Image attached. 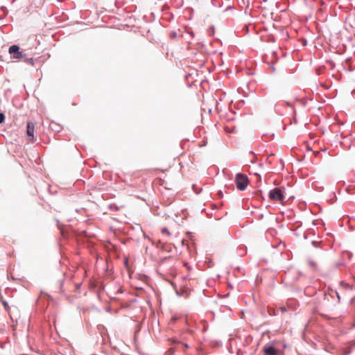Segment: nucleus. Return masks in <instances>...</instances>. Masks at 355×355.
I'll return each mask as SVG.
<instances>
[{
    "label": "nucleus",
    "instance_id": "nucleus-4",
    "mask_svg": "<svg viewBox=\"0 0 355 355\" xmlns=\"http://www.w3.org/2000/svg\"><path fill=\"white\" fill-rule=\"evenodd\" d=\"M35 125L32 122H28L26 127V134L29 137L28 140L30 142L33 143L35 141L34 136Z\"/></svg>",
    "mask_w": 355,
    "mask_h": 355
},
{
    "label": "nucleus",
    "instance_id": "nucleus-2",
    "mask_svg": "<svg viewBox=\"0 0 355 355\" xmlns=\"http://www.w3.org/2000/svg\"><path fill=\"white\" fill-rule=\"evenodd\" d=\"M234 181L236 188L240 191L245 190L250 182L248 177L243 173H237Z\"/></svg>",
    "mask_w": 355,
    "mask_h": 355
},
{
    "label": "nucleus",
    "instance_id": "nucleus-6",
    "mask_svg": "<svg viewBox=\"0 0 355 355\" xmlns=\"http://www.w3.org/2000/svg\"><path fill=\"white\" fill-rule=\"evenodd\" d=\"M5 120V116L3 113H0V123H2Z\"/></svg>",
    "mask_w": 355,
    "mask_h": 355
},
{
    "label": "nucleus",
    "instance_id": "nucleus-1",
    "mask_svg": "<svg viewBox=\"0 0 355 355\" xmlns=\"http://www.w3.org/2000/svg\"><path fill=\"white\" fill-rule=\"evenodd\" d=\"M284 191V188H274L269 192V199L274 202H279L282 205H284V200L285 199Z\"/></svg>",
    "mask_w": 355,
    "mask_h": 355
},
{
    "label": "nucleus",
    "instance_id": "nucleus-9",
    "mask_svg": "<svg viewBox=\"0 0 355 355\" xmlns=\"http://www.w3.org/2000/svg\"><path fill=\"white\" fill-rule=\"evenodd\" d=\"M184 347L187 348L188 347V345L187 344H184Z\"/></svg>",
    "mask_w": 355,
    "mask_h": 355
},
{
    "label": "nucleus",
    "instance_id": "nucleus-3",
    "mask_svg": "<svg viewBox=\"0 0 355 355\" xmlns=\"http://www.w3.org/2000/svg\"><path fill=\"white\" fill-rule=\"evenodd\" d=\"M9 53L12 55L15 59H21L24 58V54L19 51V47L17 45H12L9 48Z\"/></svg>",
    "mask_w": 355,
    "mask_h": 355
},
{
    "label": "nucleus",
    "instance_id": "nucleus-7",
    "mask_svg": "<svg viewBox=\"0 0 355 355\" xmlns=\"http://www.w3.org/2000/svg\"><path fill=\"white\" fill-rule=\"evenodd\" d=\"M163 232H165V234H167L168 235H170V232L167 230H163Z\"/></svg>",
    "mask_w": 355,
    "mask_h": 355
},
{
    "label": "nucleus",
    "instance_id": "nucleus-8",
    "mask_svg": "<svg viewBox=\"0 0 355 355\" xmlns=\"http://www.w3.org/2000/svg\"><path fill=\"white\" fill-rule=\"evenodd\" d=\"M341 284H342V285H345V287H349V284H345V283H343V282H341Z\"/></svg>",
    "mask_w": 355,
    "mask_h": 355
},
{
    "label": "nucleus",
    "instance_id": "nucleus-5",
    "mask_svg": "<svg viewBox=\"0 0 355 355\" xmlns=\"http://www.w3.org/2000/svg\"><path fill=\"white\" fill-rule=\"evenodd\" d=\"M263 351H264V353L266 354V355H277L278 354V351L275 347H273L272 346L265 347Z\"/></svg>",
    "mask_w": 355,
    "mask_h": 355
}]
</instances>
